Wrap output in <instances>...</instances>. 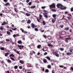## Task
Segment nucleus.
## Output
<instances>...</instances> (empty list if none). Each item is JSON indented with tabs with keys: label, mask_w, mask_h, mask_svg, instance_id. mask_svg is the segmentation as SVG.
Returning <instances> with one entry per match:
<instances>
[{
	"label": "nucleus",
	"mask_w": 73,
	"mask_h": 73,
	"mask_svg": "<svg viewBox=\"0 0 73 73\" xmlns=\"http://www.w3.org/2000/svg\"><path fill=\"white\" fill-rule=\"evenodd\" d=\"M64 66H62V65H60L59 66V67H60V68H64Z\"/></svg>",
	"instance_id": "49530a36"
},
{
	"label": "nucleus",
	"mask_w": 73,
	"mask_h": 73,
	"mask_svg": "<svg viewBox=\"0 0 73 73\" xmlns=\"http://www.w3.org/2000/svg\"><path fill=\"white\" fill-rule=\"evenodd\" d=\"M13 36L14 37V38H15V37H16V35L15 34H14L13 35Z\"/></svg>",
	"instance_id": "864d4df0"
},
{
	"label": "nucleus",
	"mask_w": 73,
	"mask_h": 73,
	"mask_svg": "<svg viewBox=\"0 0 73 73\" xmlns=\"http://www.w3.org/2000/svg\"><path fill=\"white\" fill-rule=\"evenodd\" d=\"M50 45L51 44L49 43L48 44V46H50Z\"/></svg>",
	"instance_id": "338daca9"
},
{
	"label": "nucleus",
	"mask_w": 73,
	"mask_h": 73,
	"mask_svg": "<svg viewBox=\"0 0 73 73\" xmlns=\"http://www.w3.org/2000/svg\"><path fill=\"white\" fill-rule=\"evenodd\" d=\"M10 4L9 3H7L5 4V6H8V5H9Z\"/></svg>",
	"instance_id": "dca6fc26"
},
{
	"label": "nucleus",
	"mask_w": 73,
	"mask_h": 73,
	"mask_svg": "<svg viewBox=\"0 0 73 73\" xmlns=\"http://www.w3.org/2000/svg\"><path fill=\"white\" fill-rule=\"evenodd\" d=\"M11 27H13V28L15 27V26H14V25H11Z\"/></svg>",
	"instance_id": "774afa93"
},
{
	"label": "nucleus",
	"mask_w": 73,
	"mask_h": 73,
	"mask_svg": "<svg viewBox=\"0 0 73 73\" xmlns=\"http://www.w3.org/2000/svg\"><path fill=\"white\" fill-rule=\"evenodd\" d=\"M20 29V30L21 31H22V32L23 33H24V29H22V28H21Z\"/></svg>",
	"instance_id": "a878e982"
},
{
	"label": "nucleus",
	"mask_w": 73,
	"mask_h": 73,
	"mask_svg": "<svg viewBox=\"0 0 73 73\" xmlns=\"http://www.w3.org/2000/svg\"><path fill=\"white\" fill-rule=\"evenodd\" d=\"M58 33L59 35H62V31H60Z\"/></svg>",
	"instance_id": "f704fd0d"
},
{
	"label": "nucleus",
	"mask_w": 73,
	"mask_h": 73,
	"mask_svg": "<svg viewBox=\"0 0 73 73\" xmlns=\"http://www.w3.org/2000/svg\"><path fill=\"white\" fill-rule=\"evenodd\" d=\"M29 0H27L26 2L27 3H29Z\"/></svg>",
	"instance_id": "69168bd1"
},
{
	"label": "nucleus",
	"mask_w": 73,
	"mask_h": 73,
	"mask_svg": "<svg viewBox=\"0 0 73 73\" xmlns=\"http://www.w3.org/2000/svg\"><path fill=\"white\" fill-rule=\"evenodd\" d=\"M70 38H65V40H71Z\"/></svg>",
	"instance_id": "4c0bfd02"
},
{
	"label": "nucleus",
	"mask_w": 73,
	"mask_h": 73,
	"mask_svg": "<svg viewBox=\"0 0 73 73\" xmlns=\"http://www.w3.org/2000/svg\"><path fill=\"white\" fill-rule=\"evenodd\" d=\"M3 1L5 3H7L8 2V0H3Z\"/></svg>",
	"instance_id": "8fccbe9b"
},
{
	"label": "nucleus",
	"mask_w": 73,
	"mask_h": 73,
	"mask_svg": "<svg viewBox=\"0 0 73 73\" xmlns=\"http://www.w3.org/2000/svg\"><path fill=\"white\" fill-rule=\"evenodd\" d=\"M59 37L60 38H63V37L61 36H59Z\"/></svg>",
	"instance_id": "680f3d73"
},
{
	"label": "nucleus",
	"mask_w": 73,
	"mask_h": 73,
	"mask_svg": "<svg viewBox=\"0 0 73 73\" xmlns=\"http://www.w3.org/2000/svg\"><path fill=\"white\" fill-rule=\"evenodd\" d=\"M57 7L58 8H60V9H61L62 10H64L66 9V7H64L62 5L60 4H57Z\"/></svg>",
	"instance_id": "f257e3e1"
},
{
	"label": "nucleus",
	"mask_w": 73,
	"mask_h": 73,
	"mask_svg": "<svg viewBox=\"0 0 73 73\" xmlns=\"http://www.w3.org/2000/svg\"><path fill=\"white\" fill-rule=\"evenodd\" d=\"M70 69H71V70H72L73 71V67H71L70 68Z\"/></svg>",
	"instance_id": "bf43d9fd"
},
{
	"label": "nucleus",
	"mask_w": 73,
	"mask_h": 73,
	"mask_svg": "<svg viewBox=\"0 0 73 73\" xmlns=\"http://www.w3.org/2000/svg\"><path fill=\"white\" fill-rule=\"evenodd\" d=\"M43 14L44 15L45 18H48V13H44Z\"/></svg>",
	"instance_id": "39448f33"
},
{
	"label": "nucleus",
	"mask_w": 73,
	"mask_h": 73,
	"mask_svg": "<svg viewBox=\"0 0 73 73\" xmlns=\"http://www.w3.org/2000/svg\"><path fill=\"white\" fill-rule=\"evenodd\" d=\"M70 10H71V12H73V7L71 8L70 9Z\"/></svg>",
	"instance_id": "3c124183"
},
{
	"label": "nucleus",
	"mask_w": 73,
	"mask_h": 73,
	"mask_svg": "<svg viewBox=\"0 0 73 73\" xmlns=\"http://www.w3.org/2000/svg\"><path fill=\"white\" fill-rule=\"evenodd\" d=\"M42 23L43 25H45V24H46V23H45V21H43L42 22Z\"/></svg>",
	"instance_id": "72a5a7b5"
},
{
	"label": "nucleus",
	"mask_w": 73,
	"mask_h": 73,
	"mask_svg": "<svg viewBox=\"0 0 73 73\" xmlns=\"http://www.w3.org/2000/svg\"><path fill=\"white\" fill-rule=\"evenodd\" d=\"M47 68H51V66H50V65H49L47 66Z\"/></svg>",
	"instance_id": "473e14b6"
},
{
	"label": "nucleus",
	"mask_w": 73,
	"mask_h": 73,
	"mask_svg": "<svg viewBox=\"0 0 73 73\" xmlns=\"http://www.w3.org/2000/svg\"><path fill=\"white\" fill-rule=\"evenodd\" d=\"M70 52H68L66 53V54L67 56H70V55H71V54H72V49H71L70 50Z\"/></svg>",
	"instance_id": "7ed1b4c3"
},
{
	"label": "nucleus",
	"mask_w": 73,
	"mask_h": 73,
	"mask_svg": "<svg viewBox=\"0 0 73 73\" xmlns=\"http://www.w3.org/2000/svg\"><path fill=\"white\" fill-rule=\"evenodd\" d=\"M6 41H9V42L10 40L9 39H6Z\"/></svg>",
	"instance_id": "6e6d98bb"
},
{
	"label": "nucleus",
	"mask_w": 73,
	"mask_h": 73,
	"mask_svg": "<svg viewBox=\"0 0 73 73\" xmlns=\"http://www.w3.org/2000/svg\"><path fill=\"white\" fill-rule=\"evenodd\" d=\"M31 21L29 19L28 20V21L27 22V23H28V24H30V23H31Z\"/></svg>",
	"instance_id": "bb28decb"
},
{
	"label": "nucleus",
	"mask_w": 73,
	"mask_h": 73,
	"mask_svg": "<svg viewBox=\"0 0 73 73\" xmlns=\"http://www.w3.org/2000/svg\"><path fill=\"white\" fill-rule=\"evenodd\" d=\"M1 49L2 50H4V47L1 48Z\"/></svg>",
	"instance_id": "a19ab883"
},
{
	"label": "nucleus",
	"mask_w": 73,
	"mask_h": 73,
	"mask_svg": "<svg viewBox=\"0 0 73 73\" xmlns=\"http://www.w3.org/2000/svg\"><path fill=\"white\" fill-rule=\"evenodd\" d=\"M45 72L46 73H48L49 72V70L48 69H46L45 70Z\"/></svg>",
	"instance_id": "2f4dec72"
},
{
	"label": "nucleus",
	"mask_w": 73,
	"mask_h": 73,
	"mask_svg": "<svg viewBox=\"0 0 73 73\" xmlns=\"http://www.w3.org/2000/svg\"><path fill=\"white\" fill-rule=\"evenodd\" d=\"M25 15H26V16H31V14H29L28 13H26Z\"/></svg>",
	"instance_id": "2eb2a0df"
},
{
	"label": "nucleus",
	"mask_w": 73,
	"mask_h": 73,
	"mask_svg": "<svg viewBox=\"0 0 73 73\" xmlns=\"http://www.w3.org/2000/svg\"><path fill=\"white\" fill-rule=\"evenodd\" d=\"M12 30H13V31H15V30H16L17 29V28H15V29H12Z\"/></svg>",
	"instance_id": "09e8293b"
},
{
	"label": "nucleus",
	"mask_w": 73,
	"mask_h": 73,
	"mask_svg": "<svg viewBox=\"0 0 73 73\" xmlns=\"http://www.w3.org/2000/svg\"><path fill=\"white\" fill-rule=\"evenodd\" d=\"M7 35H11V33L8 31H7Z\"/></svg>",
	"instance_id": "5701e85b"
},
{
	"label": "nucleus",
	"mask_w": 73,
	"mask_h": 73,
	"mask_svg": "<svg viewBox=\"0 0 73 73\" xmlns=\"http://www.w3.org/2000/svg\"><path fill=\"white\" fill-rule=\"evenodd\" d=\"M60 28H63V27H64V25H60Z\"/></svg>",
	"instance_id": "de8ad7c7"
},
{
	"label": "nucleus",
	"mask_w": 73,
	"mask_h": 73,
	"mask_svg": "<svg viewBox=\"0 0 73 73\" xmlns=\"http://www.w3.org/2000/svg\"><path fill=\"white\" fill-rule=\"evenodd\" d=\"M65 41H66V42L68 43V40H65Z\"/></svg>",
	"instance_id": "e2e57ef3"
},
{
	"label": "nucleus",
	"mask_w": 73,
	"mask_h": 73,
	"mask_svg": "<svg viewBox=\"0 0 73 73\" xmlns=\"http://www.w3.org/2000/svg\"><path fill=\"white\" fill-rule=\"evenodd\" d=\"M52 16L54 18H55V17H56V14H53Z\"/></svg>",
	"instance_id": "c756f323"
},
{
	"label": "nucleus",
	"mask_w": 73,
	"mask_h": 73,
	"mask_svg": "<svg viewBox=\"0 0 73 73\" xmlns=\"http://www.w3.org/2000/svg\"><path fill=\"white\" fill-rule=\"evenodd\" d=\"M16 53H17V54H19V55H20V54L21 53H20L19 52V51H17V52H16Z\"/></svg>",
	"instance_id": "c03bdc74"
},
{
	"label": "nucleus",
	"mask_w": 73,
	"mask_h": 73,
	"mask_svg": "<svg viewBox=\"0 0 73 73\" xmlns=\"http://www.w3.org/2000/svg\"><path fill=\"white\" fill-rule=\"evenodd\" d=\"M15 56V55L14 54H10L9 57H13Z\"/></svg>",
	"instance_id": "9b49d317"
},
{
	"label": "nucleus",
	"mask_w": 73,
	"mask_h": 73,
	"mask_svg": "<svg viewBox=\"0 0 73 73\" xmlns=\"http://www.w3.org/2000/svg\"><path fill=\"white\" fill-rule=\"evenodd\" d=\"M0 29L1 31H3V28L2 27H1L0 28Z\"/></svg>",
	"instance_id": "37998d69"
},
{
	"label": "nucleus",
	"mask_w": 73,
	"mask_h": 73,
	"mask_svg": "<svg viewBox=\"0 0 73 73\" xmlns=\"http://www.w3.org/2000/svg\"><path fill=\"white\" fill-rule=\"evenodd\" d=\"M50 9H52V8H56V4L54 3L52 4L51 5L49 6Z\"/></svg>",
	"instance_id": "f03ea898"
},
{
	"label": "nucleus",
	"mask_w": 73,
	"mask_h": 73,
	"mask_svg": "<svg viewBox=\"0 0 73 73\" xmlns=\"http://www.w3.org/2000/svg\"><path fill=\"white\" fill-rule=\"evenodd\" d=\"M32 4V3L31 2H30L29 3V5H31Z\"/></svg>",
	"instance_id": "5fc2aeb1"
},
{
	"label": "nucleus",
	"mask_w": 73,
	"mask_h": 73,
	"mask_svg": "<svg viewBox=\"0 0 73 73\" xmlns=\"http://www.w3.org/2000/svg\"><path fill=\"white\" fill-rule=\"evenodd\" d=\"M51 10L52 11H53V12H56V10L54 9H52Z\"/></svg>",
	"instance_id": "603ef678"
},
{
	"label": "nucleus",
	"mask_w": 73,
	"mask_h": 73,
	"mask_svg": "<svg viewBox=\"0 0 73 73\" xmlns=\"http://www.w3.org/2000/svg\"><path fill=\"white\" fill-rule=\"evenodd\" d=\"M31 27L33 28H37V25H35L33 23H32L31 24Z\"/></svg>",
	"instance_id": "20e7f679"
},
{
	"label": "nucleus",
	"mask_w": 73,
	"mask_h": 73,
	"mask_svg": "<svg viewBox=\"0 0 73 73\" xmlns=\"http://www.w3.org/2000/svg\"><path fill=\"white\" fill-rule=\"evenodd\" d=\"M42 16L41 14L39 15V19L40 20H41V19H42Z\"/></svg>",
	"instance_id": "aec40b11"
},
{
	"label": "nucleus",
	"mask_w": 73,
	"mask_h": 73,
	"mask_svg": "<svg viewBox=\"0 0 73 73\" xmlns=\"http://www.w3.org/2000/svg\"><path fill=\"white\" fill-rule=\"evenodd\" d=\"M14 52H17V50H16V49H13Z\"/></svg>",
	"instance_id": "0e129e2a"
},
{
	"label": "nucleus",
	"mask_w": 73,
	"mask_h": 73,
	"mask_svg": "<svg viewBox=\"0 0 73 73\" xmlns=\"http://www.w3.org/2000/svg\"><path fill=\"white\" fill-rule=\"evenodd\" d=\"M64 30H66V31H68V30H69V27L65 28Z\"/></svg>",
	"instance_id": "c85d7f7f"
},
{
	"label": "nucleus",
	"mask_w": 73,
	"mask_h": 73,
	"mask_svg": "<svg viewBox=\"0 0 73 73\" xmlns=\"http://www.w3.org/2000/svg\"><path fill=\"white\" fill-rule=\"evenodd\" d=\"M60 50H61V51H63L64 50V48H60Z\"/></svg>",
	"instance_id": "393cba45"
},
{
	"label": "nucleus",
	"mask_w": 73,
	"mask_h": 73,
	"mask_svg": "<svg viewBox=\"0 0 73 73\" xmlns=\"http://www.w3.org/2000/svg\"><path fill=\"white\" fill-rule=\"evenodd\" d=\"M7 23L5 22H3V23L1 24L2 25H7Z\"/></svg>",
	"instance_id": "6e6552de"
},
{
	"label": "nucleus",
	"mask_w": 73,
	"mask_h": 73,
	"mask_svg": "<svg viewBox=\"0 0 73 73\" xmlns=\"http://www.w3.org/2000/svg\"><path fill=\"white\" fill-rule=\"evenodd\" d=\"M17 42L18 44H22V42L21 40H18L17 41Z\"/></svg>",
	"instance_id": "9d476101"
},
{
	"label": "nucleus",
	"mask_w": 73,
	"mask_h": 73,
	"mask_svg": "<svg viewBox=\"0 0 73 73\" xmlns=\"http://www.w3.org/2000/svg\"><path fill=\"white\" fill-rule=\"evenodd\" d=\"M19 68L20 69H23V67L21 66H19Z\"/></svg>",
	"instance_id": "58836bf2"
},
{
	"label": "nucleus",
	"mask_w": 73,
	"mask_h": 73,
	"mask_svg": "<svg viewBox=\"0 0 73 73\" xmlns=\"http://www.w3.org/2000/svg\"><path fill=\"white\" fill-rule=\"evenodd\" d=\"M66 34V31H62V35L64 36V35H65Z\"/></svg>",
	"instance_id": "423d86ee"
},
{
	"label": "nucleus",
	"mask_w": 73,
	"mask_h": 73,
	"mask_svg": "<svg viewBox=\"0 0 73 73\" xmlns=\"http://www.w3.org/2000/svg\"><path fill=\"white\" fill-rule=\"evenodd\" d=\"M55 54V55L56 56V57H59V54H58V53L55 52H54Z\"/></svg>",
	"instance_id": "ddd939ff"
},
{
	"label": "nucleus",
	"mask_w": 73,
	"mask_h": 73,
	"mask_svg": "<svg viewBox=\"0 0 73 73\" xmlns=\"http://www.w3.org/2000/svg\"><path fill=\"white\" fill-rule=\"evenodd\" d=\"M56 18H55L54 19H52V23H55V22H56Z\"/></svg>",
	"instance_id": "0eeeda50"
},
{
	"label": "nucleus",
	"mask_w": 73,
	"mask_h": 73,
	"mask_svg": "<svg viewBox=\"0 0 73 73\" xmlns=\"http://www.w3.org/2000/svg\"><path fill=\"white\" fill-rule=\"evenodd\" d=\"M32 53H34V54H35V52L33 51H32Z\"/></svg>",
	"instance_id": "052dcab7"
},
{
	"label": "nucleus",
	"mask_w": 73,
	"mask_h": 73,
	"mask_svg": "<svg viewBox=\"0 0 73 73\" xmlns=\"http://www.w3.org/2000/svg\"><path fill=\"white\" fill-rule=\"evenodd\" d=\"M69 32H72V29H71L70 30H69Z\"/></svg>",
	"instance_id": "4d7b16f0"
},
{
	"label": "nucleus",
	"mask_w": 73,
	"mask_h": 73,
	"mask_svg": "<svg viewBox=\"0 0 73 73\" xmlns=\"http://www.w3.org/2000/svg\"><path fill=\"white\" fill-rule=\"evenodd\" d=\"M35 8H36V6L35 5H34L33 6H31L30 7V8H31V9H32V8L33 9Z\"/></svg>",
	"instance_id": "4468645a"
},
{
	"label": "nucleus",
	"mask_w": 73,
	"mask_h": 73,
	"mask_svg": "<svg viewBox=\"0 0 73 73\" xmlns=\"http://www.w3.org/2000/svg\"><path fill=\"white\" fill-rule=\"evenodd\" d=\"M17 46H18V47H22V48H24V46L23 45H17Z\"/></svg>",
	"instance_id": "f8f14e48"
},
{
	"label": "nucleus",
	"mask_w": 73,
	"mask_h": 73,
	"mask_svg": "<svg viewBox=\"0 0 73 73\" xmlns=\"http://www.w3.org/2000/svg\"><path fill=\"white\" fill-rule=\"evenodd\" d=\"M18 68V66H15L14 67V69H17Z\"/></svg>",
	"instance_id": "7c9ffc66"
},
{
	"label": "nucleus",
	"mask_w": 73,
	"mask_h": 73,
	"mask_svg": "<svg viewBox=\"0 0 73 73\" xmlns=\"http://www.w3.org/2000/svg\"><path fill=\"white\" fill-rule=\"evenodd\" d=\"M10 58H11V60H12V61H15V59L12 57H10Z\"/></svg>",
	"instance_id": "cd10ccee"
},
{
	"label": "nucleus",
	"mask_w": 73,
	"mask_h": 73,
	"mask_svg": "<svg viewBox=\"0 0 73 73\" xmlns=\"http://www.w3.org/2000/svg\"><path fill=\"white\" fill-rule=\"evenodd\" d=\"M7 62H8V63H11V62H12L11 61L9 60V59H7Z\"/></svg>",
	"instance_id": "6ab92c4d"
},
{
	"label": "nucleus",
	"mask_w": 73,
	"mask_h": 73,
	"mask_svg": "<svg viewBox=\"0 0 73 73\" xmlns=\"http://www.w3.org/2000/svg\"><path fill=\"white\" fill-rule=\"evenodd\" d=\"M9 54V53L8 52H7L6 53H5V56H6V57H7Z\"/></svg>",
	"instance_id": "a211bd4d"
},
{
	"label": "nucleus",
	"mask_w": 73,
	"mask_h": 73,
	"mask_svg": "<svg viewBox=\"0 0 73 73\" xmlns=\"http://www.w3.org/2000/svg\"><path fill=\"white\" fill-rule=\"evenodd\" d=\"M45 8H46V7L45 6H42L41 7V8L42 9H45Z\"/></svg>",
	"instance_id": "c9c22d12"
},
{
	"label": "nucleus",
	"mask_w": 73,
	"mask_h": 73,
	"mask_svg": "<svg viewBox=\"0 0 73 73\" xmlns=\"http://www.w3.org/2000/svg\"><path fill=\"white\" fill-rule=\"evenodd\" d=\"M35 31H38V30L37 28H35Z\"/></svg>",
	"instance_id": "a18cd8bd"
},
{
	"label": "nucleus",
	"mask_w": 73,
	"mask_h": 73,
	"mask_svg": "<svg viewBox=\"0 0 73 73\" xmlns=\"http://www.w3.org/2000/svg\"><path fill=\"white\" fill-rule=\"evenodd\" d=\"M12 42L11 43L12 44H13V45H14V44H15V42H13L12 40H10V42Z\"/></svg>",
	"instance_id": "ea45409f"
},
{
	"label": "nucleus",
	"mask_w": 73,
	"mask_h": 73,
	"mask_svg": "<svg viewBox=\"0 0 73 73\" xmlns=\"http://www.w3.org/2000/svg\"><path fill=\"white\" fill-rule=\"evenodd\" d=\"M45 38H47V36L46 35H43Z\"/></svg>",
	"instance_id": "e433bc0d"
},
{
	"label": "nucleus",
	"mask_w": 73,
	"mask_h": 73,
	"mask_svg": "<svg viewBox=\"0 0 73 73\" xmlns=\"http://www.w3.org/2000/svg\"><path fill=\"white\" fill-rule=\"evenodd\" d=\"M43 61L44 63H46L47 62V60L45 59L43 60Z\"/></svg>",
	"instance_id": "412c9836"
},
{
	"label": "nucleus",
	"mask_w": 73,
	"mask_h": 73,
	"mask_svg": "<svg viewBox=\"0 0 73 73\" xmlns=\"http://www.w3.org/2000/svg\"><path fill=\"white\" fill-rule=\"evenodd\" d=\"M19 62L21 64H24V62L23 60H20L19 61Z\"/></svg>",
	"instance_id": "1a4fd4ad"
},
{
	"label": "nucleus",
	"mask_w": 73,
	"mask_h": 73,
	"mask_svg": "<svg viewBox=\"0 0 73 73\" xmlns=\"http://www.w3.org/2000/svg\"><path fill=\"white\" fill-rule=\"evenodd\" d=\"M23 33H24V34H26V33L27 34V33H28V32H27V31H24Z\"/></svg>",
	"instance_id": "79ce46f5"
},
{
	"label": "nucleus",
	"mask_w": 73,
	"mask_h": 73,
	"mask_svg": "<svg viewBox=\"0 0 73 73\" xmlns=\"http://www.w3.org/2000/svg\"><path fill=\"white\" fill-rule=\"evenodd\" d=\"M14 11L16 12V13H18V10H17V9L16 8H14Z\"/></svg>",
	"instance_id": "b1692460"
},
{
	"label": "nucleus",
	"mask_w": 73,
	"mask_h": 73,
	"mask_svg": "<svg viewBox=\"0 0 73 73\" xmlns=\"http://www.w3.org/2000/svg\"><path fill=\"white\" fill-rule=\"evenodd\" d=\"M48 54V53L46 52H45V53H44V55H46Z\"/></svg>",
	"instance_id": "13d9d810"
},
{
	"label": "nucleus",
	"mask_w": 73,
	"mask_h": 73,
	"mask_svg": "<svg viewBox=\"0 0 73 73\" xmlns=\"http://www.w3.org/2000/svg\"><path fill=\"white\" fill-rule=\"evenodd\" d=\"M46 58H47V59H48V60H49V61H50V57H49V56H47L46 57Z\"/></svg>",
	"instance_id": "4be33fe9"
},
{
	"label": "nucleus",
	"mask_w": 73,
	"mask_h": 73,
	"mask_svg": "<svg viewBox=\"0 0 73 73\" xmlns=\"http://www.w3.org/2000/svg\"><path fill=\"white\" fill-rule=\"evenodd\" d=\"M41 46V45H38L37 46V48H38V49H40V48Z\"/></svg>",
	"instance_id": "f3484780"
}]
</instances>
